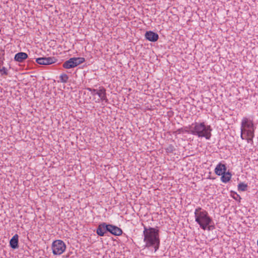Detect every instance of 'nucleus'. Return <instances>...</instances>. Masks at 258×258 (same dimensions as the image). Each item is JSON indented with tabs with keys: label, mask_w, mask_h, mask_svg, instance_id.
I'll use <instances>...</instances> for the list:
<instances>
[{
	"label": "nucleus",
	"mask_w": 258,
	"mask_h": 258,
	"mask_svg": "<svg viewBox=\"0 0 258 258\" xmlns=\"http://www.w3.org/2000/svg\"><path fill=\"white\" fill-rule=\"evenodd\" d=\"M143 236L145 247H153L154 252L159 249L160 243L159 229L144 226Z\"/></svg>",
	"instance_id": "f257e3e1"
},
{
	"label": "nucleus",
	"mask_w": 258,
	"mask_h": 258,
	"mask_svg": "<svg viewBox=\"0 0 258 258\" xmlns=\"http://www.w3.org/2000/svg\"><path fill=\"white\" fill-rule=\"evenodd\" d=\"M188 130H185V132L197 136L199 138H205L207 140H210L212 134V128L210 125H207L203 122H195L188 126Z\"/></svg>",
	"instance_id": "f03ea898"
},
{
	"label": "nucleus",
	"mask_w": 258,
	"mask_h": 258,
	"mask_svg": "<svg viewBox=\"0 0 258 258\" xmlns=\"http://www.w3.org/2000/svg\"><path fill=\"white\" fill-rule=\"evenodd\" d=\"M195 221L200 227L205 230L207 226L213 224L212 218L209 216L208 212L201 207H198L195 211Z\"/></svg>",
	"instance_id": "7ed1b4c3"
},
{
	"label": "nucleus",
	"mask_w": 258,
	"mask_h": 258,
	"mask_svg": "<svg viewBox=\"0 0 258 258\" xmlns=\"http://www.w3.org/2000/svg\"><path fill=\"white\" fill-rule=\"evenodd\" d=\"M66 248L64 242L61 240H56L52 244V253L54 255H60L62 253Z\"/></svg>",
	"instance_id": "20e7f679"
},
{
	"label": "nucleus",
	"mask_w": 258,
	"mask_h": 258,
	"mask_svg": "<svg viewBox=\"0 0 258 258\" xmlns=\"http://www.w3.org/2000/svg\"><path fill=\"white\" fill-rule=\"evenodd\" d=\"M83 57H72L66 61L62 64L64 68L70 69L74 68L85 61Z\"/></svg>",
	"instance_id": "39448f33"
},
{
	"label": "nucleus",
	"mask_w": 258,
	"mask_h": 258,
	"mask_svg": "<svg viewBox=\"0 0 258 258\" xmlns=\"http://www.w3.org/2000/svg\"><path fill=\"white\" fill-rule=\"evenodd\" d=\"M57 59L54 57H42L36 59V62L40 65H49L56 61Z\"/></svg>",
	"instance_id": "423d86ee"
},
{
	"label": "nucleus",
	"mask_w": 258,
	"mask_h": 258,
	"mask_svg": "<svg viewBox=\"0 0 258 258\" xmlns=\"http://www.w3.org/2000/svg\"><path fill=\"white\" fill-rule=\"evenodd\" d=\"M145 37L147 40L151 42H156L159 39L158 34L152 31H147Z\"/></svg>",
	"instance_id": "0eeeda50"
},
{
	"label": "nucleus",
	"mask_w": 258,
	"mask_h": 258,
	"mask_svg": "<svg viewBox=\"0 0 258 258\" xmlns=\"http://www.w3.org/2000/svg\"><path fill=\"white\" fill-rule=\"evenodd\" d=\"M227 170L226 165L221 163H219L216 167L215 169V173L217 175H221L223 174Z\"/></svg>",
	"instance_id": "6e6552de"
},
{
	"label": "nucleus",
	"mask_w": 258,
	"mask_h": 258,
	"mask_svg": "<svg viewBox=\"0 0 258 258\" xmlns=\"http://www.w3.org/2000/svg\"><path fill=\"white\" fill-rule=\"evenodd\" d=\"M96 95H98L102 101H105V102H108V100L106 97V89L103 87H100L99 88Z\"/></svg>",
	"instance_id": "1a4fd4ad"
},
{
	"label": "nucleus",
	"mask_w": 258,
	"mask_h": 258,
	"mask_svg": "<svg viewBox=\"0 0 258 258\" xmlns=\"http://www.w3.org/2000/svg\"><path fill=\"white\" fill-rule=\"evenodd\" d=\"M19 236L17 234L14 235L10 240V246L14 249L19 247Z\"/></svg>",
	"instance_id": "9d476101"
},
{
	"label": "nucleus",
	"mask_w": 258,
	"mask_h": 258,
	"mask_svg": "<svg viewBox=\"0 0 258 258\" xmlns=\"http://www.w3.org/2000/svg\"><path fill=\"white\" fill-rule=\"evenodd\" d=\"M253 124L252 121L248 120L247 118L244 117L243 118L241 122V128H246L249 130L253 128Z\"/></svg>",
	"instance_id": "9b49d317"
},
{
	"label": "nucleus",
	"mask_w": 258,
	"mask_h": 258,
	"mask_svg": "<svg viewBox=\"0 0 258 258\" xmlns=\"http://www.w3.org/2000/svg\"><path fill=\"white\" fill-rule=\"evenodd\" d=\"M110 227L109 233L115 236H120L122 234V230L117 226L110 224Z\"/></svg>",
	"instance_id": "f8f14e48"
},
{
	"label": "nucleus",
	"mask_w": 258,
	"mask_h": 258,
	"mask_svg": "<svg viewBox=\"0 0 258 258\" xmlns=\"http://www.w3.org/2000/svg\"><path fill=\"white\" fill-rule=\"evenodd\" d=\"M27 57L28 54L26 53L20 52L15 54L14 59L16 61L22 62Z\"/></svg>",
	"instance_id": "ddd939ff"
},
{
	"label": "nucleus",
	"mask_w": 258,
	"mask_h": 258,
	"mask_svg": "<svg viewBox=\"0 0 258 258\" xmlns=\"http://www.w3.org/2000/svg\"><path fill=\"white\" fill-rule=\"evenodd\" d=\"M96 233L100 236H104L105 235L104 222L98 225L96 229Z\"/></svg>",
	"instance_id": "4468645a"
},
{
	"label": "nucleus",
	"mask_w": 258,
	"mask_h": 258,
	"mask_svg": "<svg viewBox=\"0 0 258 258\" xmlns=\"http://www.w3.org/2000/svg\"><path fill=\"white\" fill-rule=\"evenodd\" d=\"M232 174L228 171V172H225L223 174L221 175V180L224 183H227L228 182L231 178Z\"/></svg>",
	"instance_id": "2eb2a0df"
},
{
	"label": "nucleus",
	"mask_w": 258,
	"mask_h": 258,
	"mask_svg": "<svg viewBox=\"0 0 258 258\" xmlns=\"http://www.w3.org/2000/svg\"><path fill=\"white\" fill-rule=\"evenodd\" d=\"M241 132L242 133H246V136L247 137H251L253 138L254 137V130L252 128V130L249 129L247 130L246 128H241Z\"/></svg>",
	"instance_id": "dca6fc26"
},
{
	"label": "nucleus",
	"mask_w": 258,
	"mask_h": 258,
	"mask_svg": "<svg viewBox=\"0 0 258 258\" xmlns=\"http://www.w3.org/2000/svg\"><path fill=\"white\" fill-rule=\"evenodd\" d=\"M247 185L243 182H240L238 185V190L239 191H245L247 190Z\"/></svg>",
	"instance_id": "f3484780"
},
{
	"label": "nucleus",
	"mask_w": 258,
	"mask_h": 258,
	"mask_svg": "<svg viewBox=\"0 0 258 258\" xmlns=\"http://www.w3.org/2000/svg\"><path fill=\"white\" fill-rule=\"evenodd\" d=\"M59 79L60 82L66 83L68 81L69 77L67 74H62L60 76Z\"/></svg>",
	"instance_id": "a211bd4d"
},
{
	"label": "nucleus",
	"mask_w": 258,
	"mask_h": 258,
	"mask_svg": "<svg viewBox=\"0 0 258 258\" xmlns=\"http://www.w3.org/2000/svg\"><path fill=\"white\" fill-rule=\"evenodd\" d=\"M165 149L167 153H172L175 150V148L172 145H169Z\"/></svg>",
	"instance_id": "6ab92c4d"
},
{
	"label": "nucleus",
	"mask_w": 258,
	"mask_h": 258,
	"mask_svg": "<svg viewBox=\"0 0 258 258\" xmlns=\"http://www.w3.org/2000/svg\"><path fill=\"white\" fill-rule=\"evenodd\" d=\"M231 196H232V198L234 200H235L237 201H239V202L240 201V200L241 199V198L239 195H238L236 192L233 191H231Z\"/></svg>",
	"instance_id": "aec40b11"
},
{
	"label": "nucleus",
	"mask_w": 258,
	"mask_h": 258,
	"mask_svg": "<svg viewBox=\"0 0 258 258\" xmlns=\"http://www.w3.org/2000/svg\"><path fill=\"white\" fill-rule=\"evenodd\" d=\"M0 73L2 75H8V71L7 69L5 67H3L2 68H0Z\"/></svg>",
	"instance_id": "412c9836"
},
{
	"label": "nucleus",
	"mask_w": 258,
	"mask_h": 258,
	"mask_svg": "<svg viewBox=\"0 0 258 258\" xmlns=\"http://www.w3.org/2000/svg\"><path fill=\"white\" fill-rule=\"evenodd\" d=\"M104 228H105V234L107 232H109L110 231V224H107L106 223H105L104 222Z\"/></svg>",
	"instance_id": "4be33fe9"
},
{
	"label": "nucleus",
	"mask_w": 258,
	"mask_h": 258,
	"mask_svg": "<svg viewBox=\"0 0 258 258\" xmlns=\"http://www.w3.org/2000/svg\"><path fill=\"white\" fill-rule=\"evenodd\" d=\"M214 229L215 226L214 225H212V224H210L209 225L207 226V228L206 229H208L209 231H210Z\"/></svg>",
	"instance_id": "5701e85b"
},
{
	"label": "nucleus",
	"mask_w": 258,
	"mask_h": 258,
	"mask_svg": "<svg viewBox=\"0 0 258 258\" xmlns=\"http://www.w3.org/2000/svg\"><path fill=\"white\" fill-rule=\"evenodd\" d=\"M97 89H93L92 91L91 92L92 95L94 96L97 93Z\"/></svg>",
	"instance_id": "b1692460"
},
{
	"label": "nucleus",
	"mask_w": 258,
	"mask_h": 258,
	"mask_svg": "<svg viewBox=\"0 0 258 258\" xmlns=\"http://www.w3.org/2000/svg\"><path fill=\"white\" fill-rule=\"evenodd\" d=\"M253 138L248 137V138L246 139L247 142L248 143H252V142H253Z\"/></svg>",
	"instance_id": "393cba45"
},
{
	"label": "nucleus",
	"mask_w": 258,
	"mask_h": 258,
	"mask_svg": "<svg viewBox=\"0 0 258 258\" xmlns=\"http://www.w3.org/2000/svg\"><path fill=\"white\" fill-rule=\"evenodd\" d=\"M92 89H93V88H87V90H88L90 92H91L92 91Z\"/></svg>",
	"instance_id": "a878e982"
},
{
	"label": "nucleus",
	"mask_w": 258,
	"mask_h": 258,
	"mask_svg": "<svg viewBox=\"0 0 258 258\" xmlns=\"http://www.w3.org/2000/svg\"><path fill=\"white\" fill-rule=\"evenodd\" d=\"M243 133H242V132H241V138L242 139H244V138L243 137Z\"/></svg>",
	"instance_id": "bb28decb"
}]
</instances>
